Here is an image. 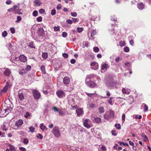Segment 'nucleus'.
Wrapping results in <instances>:
<instances>
[{
  "instance_id": "f257e3e1",
  "label": "nucleus",
  "mask_w": 151,
  "mask_h": 151,
  "mask_svg": "<svg viewBox=\"0 0 151 151\" xmlns=\"http://www.w3.org/2000/svg\"><path fill=\"white\" fill-rule=\"evenodd\" d=\"M32 92L35 99H38L41 97L40 93L37 90L33 89Z\"/></svg>"
},
{
  "instance_id": "f03ea898",
  "label": "nucleus",
  "mask_w": 151,
  "mask_h": 151,
  "mask_svg": "<svg viewBox=\"0 0 151 151\" xmlns=\"http://www.w3.org/2000/svg\"><path fill=\"white\" fill-rule=\"evenodd\" d=\"M52 132L56 137H58L60 136V134L59 130L58 127L57 126L54 127L52 130Z\"/></svg>"
},
{
  "instance_id": "7ed1b4c3",
  "label": "nucleus",
  "mask_w": 151,
  "mask_h": 151,
  "mask_svg": "<svg viewBox=\"0 0 151 151\" xmlns=\"http://www.w3.org/2000/svg\"><path fill=\"white\" fill-rule=\"evenodd\" d=\"M86 85L90 88H93L95 86V84L93 81H88V79H86Z\"/></svg>"
},
{
  "instance_id": "20e7f679",
  "label": "nucleus",
  "mask_w": 151,
  "mask_h": 151,
  "mask_svg": "<svg viewBox=\"0 0 151 151\" xmlns=\"http://www.w3.org/2000/svg\"><path fill=\"white\" fill-rule=\"evenodd\" d=\"M91 68L94 70H96L98 68V63L96 62H93L91 64Z\"/></svg>"
},
{
  "instance_id": "39448f33",
  "label": "nucleus",
  "mask_w": 151,
  "mask_h": 151,
  "mask_svg": "<svg viewBox=\"0 0 151 151\" xmlns=\"http://www.w3.org/2000/svg\"><path fill=\"white\" fill-rule=\"evenodd\" d=\"M56 94L60 98L63 97L65 96V93L63 91L59 90L56 92Z\"/></svg>"
},
{
  "instance_id": "423d86ee",
  "label": "nucleus",
  "mask_w": 151,
  "mask_h": 151,
  "mask_svg": "<svg viewBox=\"0 0 151 151\" xmlns=\"http://www.w3.org/2000/svg\"><path fill=\"white\" fill-rule=\"evenodd\" d=\"M11 71L8 68H6L4 72V74L6 76H9L11 73Z\"/></svg>"
},
{
  "instance_id": "0eeeda50",
  "label": "nucleus",
  "mask_w": 151,
  "mask_h": 151,
  "mask_svg": "<svg viewBox=\"0 0 151 151\" xmlns=\"http://www.w3.org/2000/svg\"><path fill=\"white\" fill-rule=\"evenodd\" d=\"M74 99L73 95H70L68 97V103L71 104L74 103Z\"/></svg>"
},
{
  "instance_id": "6e6552de",
  "label": "nucleus",
  "mask_w": 151,
  "mask_h": 151,
  "mask_svg": "<svg viewBox=\"0 0 151 151\" xmlns=\"http://www.w3.org/2000/svg\"><path fill=\"white\" fill-rule=\"evenodd\" d=\"M9 110L6 109H1V113L3 114V115L2 116L3 117L5 116H6L7 114L8 113H6L7 111H8Z\"/></svg>"
},
{
  "instance_id": "1a4fd4ad",
  "label": "nucleus",
  "mask_w": 151,
  "mask_h": 151,
  "mask_svg": "<svg viewBox=\"0 0 151 151\" xmlns=\"http://www.w3.org/2000/svg\"><path fill=\"white\" fill-rule=\"evenodd\" d=\"M23 124V121L21 119H20L16 122L15 123V125L17 127H19L21 126Z\"/></svg>"
},
{
  "instance_id": "9d476101",
  "label": "nucleus",
  "mask_w": 151,
  "mask_h": 151,
  "mask_svg": "<svg viewBox=\"0 0 151 151\" xmlns=\"http://www.w3.org/2000/svg\"><path fill=\"white\" fill-rule=\"evenodd\" d=\"M19 59L20 61L22 62H24L27 60L26 58L23 55H20L19 57Z\"/></svg>"
},
{
  "instance_id": "9b49d317",
  "label": "nucleus",
  "mask_w": 151,
  "mask_h": 151,
  "mask_svg": "<svg viewBox=\"0 0 151 151\" xmlns=\"http://www.w3.org/2000/svg\"><path fill=\"white\" fill-rule=\"evenodd\" d=\"M89 120V119H86L84 123V125L85 127H87V128H89L91 127V126L90 124H88V121Z\"/></svg>"
},
{
  "instance_id": "f8f14e48",
  "label": "nucleus",
  "mask_w": 151,
  "mask_h": 151,
  "mask_svg": "<svg viewBox=\"0 0 151 151\" xmlns=\"http://www.w3.org/2000/svg\"><path fill=\"white\" fill-rule=\"evenodd\" d=\"M17 7V6L14 5L13 7L8 9L7 11L8 12H13L16 10V8Z\"/></svg>"
},
{
  "instance_id": "ddd939ff",
  "label": "nucleus",
  "mask_w": 151,
  "mask_h": 151,
  "mask_svg": "<svg viewBox=\"0 0 151 151\" xmlns=\"http://www.w3.org/2000/svg\"><path fill=\"white\" fill-rule=\"evenodd\" d=\"M137 7L139 9H142L144 8V5L141 2L137 4Z\"/></svg>"
},
{
  "instance_id": "4468645a",
  "label": "nucleus",
  "mask_w": 151,
  "mask_h": 151,
  "mask_svg": "<svg viewBox=\"0 0 151 151\" xmlns=\"http://www.w3.org/2000/svg\"><path fill=\"white\" fill-rule=\"evenodd\" d=\"M76 112L78 115H80L83 114V111L82 109H79L76 110Z\"/></svg>"
},
{
  "instance_id": "2eb2a0df",
  "label": "nucleus",
  "mask_w": 151,
  "mask_h": 151,
  "mask_svg": "<svg viewBox=\"0 0 151 151\" xmlns=\"http://www.w3.org/2000/svg\"><path fill=\"white\" fill-rule=\"evenodd\" d=\"M34 3L36 5L39 6H40L42 4L40 0H35Z\"/></svg>"
},
{
  "instance_id": "dca6fc26",
  "label": "nucleus",
  "mask_w": 151,
  "mask_h": 151,
  "mask_svg": "<svg viewBox=\"0 0 151 151\" xmlns=\"http://www.w3.org/2000/svg\"><path fill=\"white\" fill-rule=\"evenodd\" d=\"M18 97L21 100H22L24 99V96L22 93H18Z\"/></svg>"
},
{
  "instance_id": "f3484780",
  "label": "nucleus",
  "mask_w": 151,
  "mask_h": 151,
  "mask_svg": "<svg viewBox=\"0 0 151 151\" xmlns=\"http://www.w3.org/2000/svg\"><path fill=\"white\" fill-rule=\"evenodd\" d=\"M19 73L20 75H23L27 73V71L24 69H22L19 72Z\"/></svg>"
},
{
  "instance_id": "a211bd4d",
  "label": "nucleus",
  "mask_w": 151,
  "mask_h": 151,
  "mask_svg": "<svg viewBox=\"0 0 151 151\" xmlns=\"http://www.w3.org/2000/svg\"><path fill=\"white\" fill-rule=\"evenodd\" d=\"M40 69L42 74H45L46 72L45 70V67L44 66L42 65Z\"/></svg>"
},
{
  "instance_id": "6ab92c4d",
  "label": "nucleus",
  "mask_w": 151,
  "mask_h": 151,
  "mask_svg": "<svg viewBox=\"0 0 151 151\" xmlns=\"http://www.w3.org/2000/svg\"><path fill=\"white\" fill-rule=\"evenodd\" d=\"M109 116L110 117L113 118L114 116V113L113 111L110 110L109 111Z\"/></svg>"
},
{
  "instance_id": "aec40b11",
  "label": "nucleus",
  "mask_w": 151,
  "mask_h": 151,
  "mask_svg": "<svg viewBox=\"0 0 151 151\" xmlns=\"http://www.w3.org/2000/svg\"><path fill=\"white\" fill-rule=\"evenodd\" d=\"M98 109L100 113H102L104 112V109L103 107H100L98 108Z\"/></svg>"
},
{
  "instance_id": "412c9836",
  "label": "nucleus",
  "mask_w": 151,
  "mask_h": 151,
  "mask_svg": "<svg viewBox=\"0 0 151 151\" xmlns=\"http://www.w3.org/2000/svg\"><path fill=\"white\" fill-rule=\"evenodd\" d=\"M108 67V65L107 64L104 63L102 65V70H106Z\"/></svg>"
},
{
  "instance_id": "4be33fe9",
  "label": "nucleus",
  "mask_w": 151,
  "mask_h": 151,
  "mask_svg": "<svg viewBox=\"0 0 151 151\" xmlns=\"http://www.w3.org/2000/svg\"><path fill=\"white\" fill-rule=\"evenodd\" d=\"M96 30H93L91 34V37L94 38V36L96 35Z\"/></svg>"
},
{
  "instance_id": "5701e85b",
  "label": "nucleus",
  "mask_w": 151,
  "mask_h": 151,
  "mask_svg": "<svg viewBox=\"0 0 151 151\" xmlns=\"http://www.w3.org/2000/svg\"><path fill=\"white\" fill-rule=\"evenodd\" d=\"M94 119L95 121L97 123H100L101 122V119L99 117L95 118Z\"/></svg>"
},
{
  "instance_id": "b1692460",
  "label": "nucleus",
  "mask_w": 151,
  "mask_h": 151,
  "mask_svg": "<svg viewBox=\"0 0 151 151\" xmlns=\"http://www.w3.org/2000/svg\"><path fill=\"white\" fill-rule=\"evenodd\" d=\"M8 86H7V85H6L3 88V90H2V91L5 93L7 91L8 88Z\"/></svg>"
},
{
  "instance_id": "393cba45",
  "label": "nucleus",
  "mask_w": 151,
  "mask_h": 151,
  "mask_svg": "<svg viewBox=\"0 0 151 151\" xmlns=\"http://www.w3.org/2000/svg\"><path fill=\"white\" fill-rule=\"evenodd\" d=\"M22 18L19 16H18L17 17V20L15 21L16 23H19L21 21Z\"/></svg>"
},
{
  "instance_id": "a878e982",
  "label": "nucleus",
  "mask_w": 151,
  "mask_h": 151,
  "mask_svg": "<svg viewBox=\"0 0 151 151\" xmlns=\"http://www.w3.org/2000/svg\"><path fill=\"white\" fill-rule=\"evenodd\" d=\"M8 33L6 31H4L2 34V35L4 37H5L7 36Z\"/></svg>"
},
{
  "instance_id": "bb28decb",
  "label": "nucleus",
  "mask_w": 151,
  "mask_h": 151,
  "mask_svg": "<svg viewBox=\"0 0 151 151\" xmlns=\"http://www.w3.org/2000/svg\"><path fill=\"white\" fill-rule=\"evenodd\" d=\"M29 46L32 48H35V46L33 42H30L29 43Z\"/></svg>"
},
{
  "instance_id": "cd10ccee",
  "label": "nucleus",
  "mask_w": 151,
  "mask_h": 151,
  "mask_svg": "<svg viewBox=\"0 0 151 151\" xmlns=\"http://www.w3.org/2000/svg\"><path fill=\"white\" fill-rule=\"evenodd\" d=\"M28 142H29V140H28V139L27 138H25L24 139V140H23V142H24V144L25 145H27L28 144Z\"/></svg>"
},
{
  "instance_id": "c85d7f7f",
  "label": "nucleus",
  "mask_w": 151,
  "mask_h": 151,
  "mask_svg": "<svg viewBox=\"0 0 151 151\" xmlns=\"http://www.w3.org/2000/svg\"><path fill=\"white\" fill-rule=\"evenodd\" d=\"M47 53H43L42 54V56L44 59H46L47 58Z\"/></svg>"
},
{
  "instance_id": "c756f323",
  "label": "nucleus",
  "mask_w": 151,
  "mask_h": 151,
  "mask_svg": "<svg viewBox=\"0 0 151 151\" xmlns=\"http://www.w3.org/2000/svg\"><path fill=\"white\" fill-rule=\"evenodd\" d=\"M29 131L31 132H33L35 129V128L31 126L29 127Z\"/></svg>"
},
{
  "instance_id": "7c9ffc66",
  "label": "nucleus",
  "mask_w": 151,
  "mask_h": 151,
  "mask_svg": "<svg viewBox=\"0 0 151 151\" xmlns=\"http://www.w3.org/2000/svg\"><path fill=\"white\" fill-rule=\"evenodd\" d=\"M31 68V67L29 65H27L26 68L24 69L25 71H26L27 72V71L30 70Z\"/></svg>"
},
{
  "instance_id": "2f4dec72",
  "label": "nucleus",
  "mask_w": 151,
  "mask_h": 151,
  "mask_svg": "<svg viewBox=\"0 0 151 151\" xmlns=\"http://www.w3.org/2000/svg\"><path fill=\"white\" fill-rule=\"evenodd\" d=\"M124 51L126 52H128L129 51V47L127 46L125 47L124 49Z\"/></svg>"
},
{
  "instance_id": "473e14b6",
  "label": "nucleus",
  "mask_w": 151,
  "mask_h": 151,
  "mask_svg": "<svg viewBox=\"0 0 151 151\" xmlns=\"http://www.w3.org/2000/svg\"><path fill=\"white\" fill-rule=\"evenodd\" d=\"M38 12L37 11L35 10L32 13L34 17H36L38 15Z\"/></svg>"
},
{
  "instance_id": "72a5a7b5",
  "label": "nucleus",
  "mask_w": 151,
  "mask_h": 151,
  "mask_svg": "<svg viewBox=\"0 0 151 151\" xmlns=\"http://www.w3.org/2000/svg\"><path fill=\"white\" fill-rule=\"evenodd\" d=\"M142 139L145 141H146L147 140L148 141V139L145 134L142 135Z\"/></svg>"
},
{
  "instance_id": "f704fd0d",
  "label": "nucleus",
  "mask_w": 151,
  "mask_h": 151,
  "mask_svg": "<svg viewBox=\"0 0 151 151\" xmlns=\"http://www.w3.org/2000/svg\"><path fill=\"white\" fill-rule=\"evenodd\" d=\"M40 128L42 130H44L46 128V126L45 125H44L42 123L40 124Z\"/></svg>"
},
{
  "instance_id": "c9c22d12",
  "label": "nucleus",
  "mask_w": 151,
  "mask_h": 151,
  "mask_svg": "<svg viewBox=\"0 0 151 151\" xmlns=\"http://www.w3.org/2000/svg\"><path fill=\"white\" fill-rule=\"evenodd\" d=\"M83 30V28L82 27H78L77 29V31L78 32H81Z\"/></svg>"
},
{
  "instance_id": "e433bc0d",
  "label": "nucleus",
  "mask_w": 151,
  "mask_h": 151,
  "mask_svg": "<svg viewBox=\"0 0 151 151\" xmlns=\"http://www.w3.org/2000/svg\"><path fill=\"white\" fill-rule=\"evenodd\" d=\"M115 126L117 129H121V127L119 124H116Z\"/></svg>"
},
{
  "instance_id": "4c0bfd02",
  "label": "nucleus",
  "mask_w": 151,
  "mask_h": 151,
  "mask_svg": "<svg viewBox=\"0 0 151 151\" xmlns=\"http://www.w3.org/2000/svg\"><path fill=\"white\" fill-rule=\"evenodd\" d=\"M54 29L55 31H58L60 30V27L59 26H55L54 28Z\"/></svg>"
},
{
  "instance_id": "58836bf2",
  "label": "nucleus",
  "mask_w": 151,
  "mask_h": 151,
  "mask_svg": "<svg viewBox=\"0 0 151 151\" xmlns=\"http://www.w3.org/2000/svg\"><path fill=\"white\" fill-rule=\"evenodd\" d=\"M119 44L121 46H124L125 45V43L124 41H121L119 42Z\"/></svg>"
},
{
  "instance_id": "ea45409f",
  "label": "nucleus",
  "mask_w": 151,
  "mask_h": 151,
  "mask_svg": "<svg viewBox=\"0 0 151 151\" xmlns=\"http://www.w3.org/2000/svg\"><path fill=\"white\" fill-rule=\"evenodd\" d=\"M10 30L12 34H14L15 32V28L14 27H11L10 28Z\"/></svg>"
},
{
  "instance_id": "a19ab883",
  "label": "nucleus",
  "mask_w": 151,
  "mask_h": 151,
  "mask_svg": "<svg viewBox=\"0 0 151 151\" xmlns=\"http://www.w3.org/2000/svg\"><path fill=\"white\" fill-rule=\"evenodd\" d=\"M56 10L55 9H53L51 10V14L52 15H54L56 14Z\"/></svg>"
},
{
  "instance_id": "79ce46f5",
  "label": "nucleus",
  "mask_w": 151,
  "mask_h": 151,
  "mask_svg": "<svg viewBox=\"0 0 151 151\" xmlns=\"http://www.w3.org/2000/svg\"><path fill=\"white\" fill-rule=\"evenodd\" d=\"M37 137L38 139H42L43 138V136L40 134H38L37 135Z\"/></svg>"
},
{
  "instance_id": "37998d69",
  "label": "nucleus",
  "mask_w": 151,
  "mask_h": 151,
  "mask_svg": "<svg viewBox=\"0 0 151 151\" xmlns=\"http://www.w3.org/2000/svg\"><path fill=\"white\" fill-rule=\"evenodd\" d=\"M22 10L21 9H19L17 10V13L19 15L22 14V12H21Z\"/></svg>"
},
{
  "instance_id": "c03bdc74",
  "label": "nucleus",
  "mask_w": 151,
  "mask_h": 151,
  "mask_svg": "<svg viewBox=\"0 0 151 151\" xmlns=\"http://www.w3.org/2000/svg\"><path fill=\"white\" fill-rule=\"evenodd\" d=\"M122 92L123 93H124V94L127 93V94H128L129 93V92L128 93H127V92H126V89L124 88H122Z\"/></svg>"
},
{
  "instance_id": "a18cd8bd",
  "label": "nucleus",
  "mask_w": 151,
  "mask_h": 151,
  "mask_svg": "<svg viewBox=\"0 0 151 151\" xmlns=\"http://www.w3.org/2000/svg\"><path fill=\"white\" fill-rule=\"evenodd\" d=\"M37 20L38 22H41L42 20V18L41 17H39L37 18Z\"/></svg>"
},
{
  "instance_id": "49530a36",
  "label": "nucleus",
  "mask_w": 151,
  "mask_h": 151,
  "mask_svg": "<svg viewBox=\"0 0 151 151\" xmlns=\"http://www.w3.org/2000/svg\"><path fill=\"white\" fill-rule=\"evenodd\" d=\"M119 144L120 145H121L122 144L123 145H124V146L126 145L127 146H129V145L127 143H125L124 142H119Z\"/></svg>"
},
{
  "instance_id": "de8ad7c7",
  "label": "nucleus",
  "mask_w": 151,
  "mask_h": 151,
  "mask_svg": "<svg viewBox=\"0 0 151 151\" xmlns=\"http://www.w3.org/2000/svg\"><path fill=\"white\" fill-rule=\"evenodd\" d=\"M125 114H123L122 116V121L123 122H124L125 121Z\"/></svg>"
},
{
  "instance_id": "09e8293b",
  "label": "nucleus",
  "mask_w": 151,
  "mask_h": 151,
  "mask_svg": "<svg viewBox=\"0 0 151 151\" xmlns=\"http://www.w3.org/2000/svg\"><path fill=\"white\" fill-rule=\"evenodd\" d=\"M30 114L29 112H27L26 114L24 115V117L26 118H27L30 115Z\"/></svg>"
},
{
  "instance_id": "8fccbe9b",
  "label": "nucleus",
  "mask_w": 151,
  "mask_h": 151,
  "mask_svg": "<svg viewBox=\"0 0 151 151\" xmlns=\"http://www.w3.org/2000/svg\"><path fill=\"white\" fill-rule=\"evenodd\" d=\"M45 12V10L43 9H41L39 10V13L41 14H43Z\"/></svg>"
},
{
  "instance_id": "3c124183",
  "label": "nucleus",
  "mask_w": 151,
  "mask_h": 151,
  "mask_svg": "<svg viewBox=\"0 0 151 151\" xmlns=\"http://www.w3.org/2000/svg\"><path fill=\"white\" fill-rule=\"evenodd\" d=\"M93 50L95 52H97L99 51V49L97 47H95L94 48Z\"/></svg>"
},
{
  "instance_id": "603ef678",
  "label": "nucleus",
  "mask_w": 151,
  "mask_h": 151,
  "mask_svg": "<svg viewBox=\"0 0 151 151\" xmlns=\"http://www.w3.org/2000/svg\"><path fill=\"white\" fill-rule=\"evenodd\" d=\"M71 15L72 16L76 17L77 16V14L76 12H71Z\"/></svg>"
},
{
  "instance_id": "864d4df0",
  "label": "nucleus",
  "mask_w": 151,
  "mask_h": 151,
  "mask_svg": "<svg viewBox=\"0 0 151 151\" xmlns=\"http://www.w3.org/2000/svg\"><path fill=\"white\" fill-rule=\"evenodd\" d=\"M62 6L61 5L59 4L57 6L56 8L57 9L59 10L61 8Z\"/></svg>"
},
{
  "instance_id": "5fc2aeb1",
  "label": "nucleus",
  "mask_w": 151,
  "mask_h": 151,
  "mask_svg": "<svg viewBox=\"0 0 151 151\" xmlns=\"http://www.w3.org/2000/svg\"><path fill=\"white\" fill-rule=\"evenodd\" d=\"M148 106H147L144 104V110H145V111H147V110H148Z\"/></svg>"
},
{
  "instance_id": "6e6d98bb",
  "label": "nucleus",
  "mask_w": 151,
  "mask_h": 151,
  "mask_svg": "<svg viewBox=\"0 0 151 151\" xmlns=\"http://www.w3.org/2000/svg\"><path fill=\"white\" fill-rule=\"evenodd\" d=\"M6 3L7 5H9L11 4L12 1L10 0H7L6 1Z\"/></svg>"
},
{
  "instance_id": "4d7b16f0",
  "label": "nucleus",
  "mask_w": 151,
  "mask_h": 151,
  "mask_svg": "<svg viewBox=\"0 0 151 151\" xmlns=\"http://www.w3.org/2000/svg\"><path fill=\"white\" fill-rule=\"evenodd\" d=\"M38 31L39 32H40L41 33H43L44 32L43 29L41 28H39L38 29Z\"/></svg>"
},
{
  "instance_id": "13d9d810",
  "label": "nucleus",
  "mask_w": 151,
  "mask_h": 151,
  "mask_svg": "<svg viewBox=\"0 0 151 151\" xmlns=\"http://www.w3.org/2000/svg\"><path fill=\"white\" fill-rule=\"evenodd\" d=\"M10 146L12 147L10 148V149L11 151H15L14 147H12L11 145H10Z\"/></svg>"
},
{
  "instance_id": "bf43d9fd",
  "label": "nucleus",
  "mask_w": 151,
  "mask_h": 151,
  "mask_svg": "<svg viewBox=\"0 0 151 151\" xmlns=\"http://www.w3.org/2000/svg\"><path fill=\"white\" fill-rule=\"evenodd\" d=\"M52 110L55 112L58 111L59 110L56 107H54L52 108Z\"/></svg>"
},
{
  "instance_id": "052dcab7",
  "label": "nucleus",
  "mask_w": 151,
  "mask_h": 151,
  "mask_svg": "<svg viewBox=\"0 0 151 151\" xmlns=\"http://www.w3.org/2000/svg\"><path fill=\"white\" fill-rule=\"evenodd\" d=\"M109 115H108L107 114H105L104 115V118L106 119H109Z\"/></svg>"
},
{
  "instance_id": "680f3d73",
  "label": "nucleus",
  "mask_w": 151,
  "mask_h": 151,
  "mask_svg": "<svg viewBox=\"0 0 151 151\" xmlns=\"http://www.w3.org/2000/svg\"><path fill=\"white\" fill-rule=\"evenodd\" d=\"M19 149L22 151H26V149L25 148L23 147H19Z\"/></svg>"
},
{
  "instance_id": "e2e57ef3",
  "label": "nucleus",
  "mask_w": 151,
  "mask_h": 151,
  "mask_svg": "<svg viewBox=\"0 0 151 151\" xmlns=\"http://www.w3.org/2000/svg\"><path fill=\"white\" fill-rule=\"evenodd\" d=\"M101 148H102V150H104V151H106V147L104 146V145H103V146H102V147H101Z\"/></svg>"
},
{
  "instance_id": "0e129e2a",
  "label": "nucleus",
  "mask_w": 151,
  "mask_h": 151,
  "mask_svg": "<svg viewBox=\"0 0 151 151\" xmlns=\"http://www.w3.org/2000/svg\"><path fill=\"white\" fill-rule=\"evenodd\" d=\"M70 61L72 64H74L76 62V60L74 59H72L70 60Z\"/></svg>"
},
{
  "instance_id": "69168bd1",
  "label": "nucleus",
  "mask_w": 151,
  "mask_h": 151,
  "mask_svg": "<svg viewBox=\"0 0 151 151\" xmlns=\"http://www.w3.org/2000/svg\"><path fill=\"white\" fill-rule=\"evenodd\" d=\"M91 76H87L86 77V79H88V81H89L90 79L91 78Z\"/></svg>"
},
{
  "instance_id": "338daca9",
  "label": "nucleus",
  "mask_w": 151,
  "mask_h": 151,
  "mask_svg": "<svg viewBox=\"0 0 151 151\" xmlns=\"http://www.w3.org/2000/svg\"><path fill=\"white\" fill-rule=\"evenodd\" d=\"M135 118L136 119H141L142 118V116L140 115L139 116L138 115H136L135 116Z\"/></svg>"
},
{
  "instance_id": "774afa93",
  "label": "nucleus",
  "mask_w": 151,
  "mask_h": 151,
  "mask_svg": "<svg viewBox=\"0 0 151 151\" xmlns=\"http://www.w3.org/2000/svg\"><path fill=\"white\" fill-rule=\"evenodd\" d=\"M130 44L132 46H133L134 44V42L133 40H131L129 42Z\"/></svg>"
}]
</instances>
